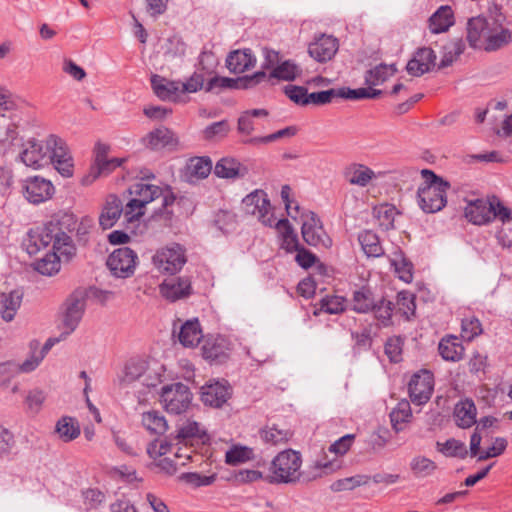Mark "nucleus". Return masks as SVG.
Here are the masks:
<instances>
[{"instance_id":"nucleus-1","label":"nucleus","mask_w":512,"mask_h":512,"mask_svg":"<svg viewBox=\"0 0 512 512\" xmlns=\"http://www.w3.org/2000/svg\"><path fill=\"white\" fill-rule=\"evenodd\" d=\"M131 199L125 206V218L131 222L139 219L144 214L145 206L162 197V209L160 212L170 218L173 212L168 208L174 204L176 197L170 188H161L160 186L148 182L139 181L132 184L129 188Z\"/></svg>"},{"instance_id":"nucleus-2","label":"nucleus","mask_w":512,"mask_h":512,"mask_svg":"<svg viewBox=\"0 0 512 512\" xmlns=\"http://www.w3.org/2000/svg\"><path fill=\"white\" fill-rule=\"evenodd\" d=\"M421 175L424 183L417 190L419 207L425 213L441 211L447 204V191L450 189V183L429 169H422Z\"/></svg>"},{"instance_id":"nucleus-3","label":"nucleus","mask_w":512,"mask_h":512,"mask_svg":"<svg viewBox=\"0 0 512 512\" xmlns=\"http://www.w3.org/2000/svg\"><path fill=\"white\" fill-rule=\"evenodd\" d=\"M47 224L54 235L53 249L69 259L76 251L71 237L77 226L76 216L69 212L58 213Z\"/></svg>"},{"instance_id":"nucleus-4","label":"nucleus","mask_w":512,"mask_h":512,"mask_svg":"<svg viewBox=\"0 0 512 512\" xmlns=\"http://www.w3.org/2000/svg\"><path fill=\"white\" fill-rule=\"evenodd\" d=\"M301 454L292 449L280 452L272 461L270 483H293L301 476Z\"/></svg>"},{"instance_id":"nucleus-5","label":"nucleus","mask_w":512,"mask_h":512,"mask_svg":"<svg viewBox=\"0 0 512 512\" xmlns=\"http://www.w3.org/2000/svg\"><path fill=\"white\" fill-rule=\"evenodd\" d=\"M187 262L186 250L178 243H170L156 250L152 256L154 268L164 275L179 273Z\"/></svg>"},{"instance_id":"nucleus-6","label":"nucleus","mask_w":512,"mask_h":512,"mask_svg":"<svg viewBox=\"0 0 512 512\" xmlns=\"http://www.w3.org/2000/svg\"><path fill=\"white\" fill-rule=\"evenodd\" d=\"M161 401L168 413L178 415L189 408L192 393L188 386L180 382L165 385L161 390Z\"/></svg>"},{"instance_id":"nucleus-7","label":"nucleus","mask_w":512,"mask_h":512,"mask_svg":"<svg viewBox=\"0 0 512 512\" xmlns=\"http://www.w3.org/2000/svg\"><path fill=\"white\" fill-rule=\"evenodd\" d=\"M46 150L50 152L49 158L54 168L63 177H71L74 164L66 142L56 135H50L46 140Z\"/></svg>"},{"instance_id":"nucleus-8","label":"nucleus","mask_w":512,"mask_h":512,"mask_svg":"<svg viewBox=\"0 0 512 512\" xmlns=\"http://www.w3.org/2000/svg\"><path fill=\"white\" fill-rule=\"evenodd\" d=\"M267 78V74L265 71H257L252 75H245L238 78H229L223 76H214L211 78L205 87L207 92L214 91L216 89H252L264 82Z\"/></svg>"},{"instance_id":"nucleus-9","label":"nucleus","mask_w":512,"mask_h":512,"mask_svg":"<svg viewBox=\"0 0 512 512\" xmlns=\"http://www.w3.org/2000/svg\"><path fill=\"white\" fill-rule=\"evenodd\" d=\"M138 256L129 247H122L114 250L107 259V266L111 273L117 278H129L136 269Z\"/></svg>"},{"instance_id":"nucleus-10","label":"nucleus","mask_w":512,"mask_h":512,"mask_svg":"<svg viewBox=\"0 0 512 512\" xmlns=\"http://www.w3.org/2000/svg\"><path fill=\"white\" fill-rule=\"evenodd\" d=\"M242 204L247 214L257 216L258 220L266 226H273L274 217L270 214L271 204L264 190H254L243 198Z\"/></svg>"},{"instance_id":"nucleus-11","label":"nucleus","mask_w":512,"mask_h":512,"mask_svg":"<svg viewBox=\"0 0 512 512\" xmlns=\"http://www.w3.org/2000/svg\"><path fill=\"white\" fill-rule=\"evenodd\" d=\"M304 220L301 227L303 240L310 246L330 248L332 239L324 231L322 223L314 212H307L303 215Z\"/></svg>"},{"instance_id":"nucleus-12","label":"nucleus","mask_w":512,"mask_h":512,"mask_svg":"<svg viewBox=\"0 0 512 512\" xmlns=\"http://www.w3.org/2000/svg\"><path fill=\"white\" fill-rule=\"evenodd\" d=\"M87 293L84 289H76L65 302L63 325L65 335L71 334L79 325L86 307Z\"/></svg>"},{"instance_id":"nucleus-13","label":"nucleus","mask_w":512,"mask_h":512,"mask_svg":"<svg viewBox=\"0 0 512 512\" xmlns=\"http://www.w3.org/2000/svg\"><path fill=\"white\" fill-rule=\"evenodd\" d=\"M433 388V374L428 370H420L411 377L408 383L411 401L417 405L425 404L430 399Z\"/></svg>"},{"instance_id":"nucleus-14","label":"nucleus","mask_w":512,"mask_h":512,"mask_svg":"<svg viewBox=\"0 0 512 512\" xmlns=\"http://www.w3.org/2000/svg\"><path fill=\"white\" fill-rule=\"evenodd\" d=\"M201 351L210 364H222L229 358L231 343L223 336L210 335L204 339Z\"/></svg>"},{"instance_id":"nucleus-15","label":"nucleus","mask_w":512,"mask_h":512,"mask_svg":"<svg viewBox=\"0 0 512 512\" xmlns=\"http://www.w3.org/2000/svg\"><path fill=\"white\" fill-rule=\"evenodd\" d=\"M494 10L495 15L493 12H490L488 16H477L468 20L467 40L471 47H483V44L492 27L491 23H493V19L496 18V13H499L496 6L494 7Z\"/></svg>"},{"instance_id":"nucleus-16","label":"nucleus","mask_w":512,"mask_h":512,"mask_svg":"<svg viewBox=\"0 0 512 512\" xmlns=\"http://www.w3.org/2000/svg\"><path fill=\"white\" fill-rule=\"evenodd\" d=\"M504 20L502 13H496V18L491 23L492 27L482 47L485 51H497L512 42V32L503 26Z\"/></svg>"},{"instance_id":"nucleus-17","label":"nucleus","mask_w":512,"mask_h":512,"mask_svg":"<svg viewBox=\"0 0 512 512\" xmlns=\"http://www.w3.org/2000/svg\"><path fill=\"white\" fill-rule=\"evenodd\" d=\"M231 396L232 387L226 380L209 382L201 387V400L211 407H222Z\"/></svg>"},{"instance_id":"nucleus-18","label":"nucleus","mask_w":512,"mask_h":512,"mask_svg":"<svg viewBox=\"0 0 512 512\" xmlns=\"http://www.w3.org/2000/svg\"><path fill=\"white\" fill-rule=\"evenodd\" d=\"M23 188L25 198L33 204L45 202L54 194L52 182L40 176L27 178Z\"/></svg>"},{"instance_id":"nucleus-19","label":"nucleus","mask_w":512,"mask_h":512,"mask_svg":"<svg viewBox=\"0 0 512 512\" xmlns=\"http://www.w3.org/2000/svg\"><path fill=\"white\" fill-rule=\"evenodd\" d=\"M159 291L170 302L186 299L193 294L191 280L187 276L164 280L159 285Z\"/></svg>"},{"instance_id":"nucleus-20","label":"nucleus","mask_w":512,"mask_h":512,"mask_svg":"<svg viewBox=\"0 0 512 512\" xmlns=\"http://www.w3.org/2000/svg\"><path fill=\"white\" fill-rule=\"evenodd\" d=\"M54 235L46 223L42 227L32 228L27 232L26 237L23 239L22 245L28 254H37L41 249L47 248L50 244H54ZM53 251V246H51Z\"/></svg>"},{"instance_id":"nucleus-21","label":"nucleus","mask_w":512,"mask_h":512,"mask_svg":"<svg viewBox=\"0 0 512 512\" xmlns=\"http://www.w3.org/2000/svg\"><path fill=\"white\" fill-rule=\"evenodd\" d=\"M339 49L338 39L332 35L322 34L308 46L309 55L317 62L330 61Z\"/></svg>"},{"instance_id":"nucleus-22","label":"nucleus","mask_w":512,"mask_h":512,"mask_svg":"<svg viewBox=\"0 0 512 512\" xmlns=\"http://www.w3.org/2000/svg\"><path fill=\"white\" fill-rule=\"evenodd\" d=\"M436 54L429 47L417 49L406 65L407 72L415 77L429 72L435 65Z\"/></svg>"},{"instance_id":"nucleus-23","label":"nucleus","mask_w":512,"mask_h":512,"mask_svg":"<svg viewBox=\"0 0 512 512\" xmlns=\"http://www.w3.org/2000/svg\"><path fill=\"white\" fill-rule=\"evenodd\" d=\"M151 86L155 95L162 101L178 102L183 94L181 82L168 80L160 75H152Z\"/></svg>"},{"instance_id":"nucleus-24","label":"nucleus","mask_w":512,"mask_h":512,"mask_svg":"<svg viewBox=\"0 0 512 512\" xmlns=\"http://www.w3.org/2000/svg\"><path fill=\"white\" fill-rule=\"evenodd\" d=\"M491 199L470 200L465 207L464 214L467 220L475 225H484L491 222Z\"/></svg>"},{"instance_id":"nucleus-25","label":"nucleus","mask_w":512,"mask_h":512,"mask_svg":"<svg viewBox=\"0 0 512 512\" xmlns=\"http://www.w3.org/2000/svg\"><path fill=\"white\" fill-rule=\"evenodd\" d=\"M256 57L251 49H238L230 52L226 58V67L231 73L241 74L256 65Z\"/></svg>"},{"instance_id":"nucleus-26","label":"nucleus","mask_w":512,"mask_h":512,"mask_svg":"<svg viewBox=\"0 0 512 512\" xmlns=\"http://www.w3.org/2000/svg\"><path fill=\"white\" fill-rule=\"evenodd\" d=\"M143 145L151 150H160L165 147L178 145V138L172 130L161 126L149 132L143 139Z\"/></svg>"},{"instance_id":"nucleus-27","label":"nucleus","mask_w":512,"mask_h":512,"mask_svg":"<svg viewBox=\"0 0 512 512\" xmlns=\"http://www.w3.org/2000/svg\"><path fill=\"white\" fill-rule=\"evenodd\" d=\"M122 213L125 215V207H123L122 201L116 195H109L99 216L100 226L103 229L112 228Z\"/></svg>"},{"instance_id":"nucleus-28","label":"nucleus","mask_w":512,"mask_h":512,"mask_svg":"<svg viewBox=\"0 0 512 512\" xmlns=\"http://www.w3.org/2000/svg\"><path fill=\"white\" fill-rule=\"evenodd\" d=\"M477 409L471 399L460 400L454 407L453 416L458 427L467 429L477 423Z\"/></svg>"},{"instance_id":"nucleus-29","label":"nucleus","mask_w":512,"mask_h":512,"mask_svg":"<svg viewBox=\"0 0 512 512\" xmlns=\"http://www.w3.org/2000/svg\"><path fill=\"white\" fill-rule=\"evenodd\" d=\"M214 174L224 179L243 178L248 174V169L236 159L225 157L216 163Z\"/></svg>"},{"instance_id":"nucleus-30","label":"nucleus","mask_w":512,"mask_h":512,"mask_svg":"<svg viewBox=\"0 0 512 512\" xmlns=\"http://www.w3.org/2000/svg\"><path fill=\"white\" fill-rule=\"evenodd\" d=\"M21 161L28 167L39 169L47 163L46 151L43 146L35 139L27 142L26 147L20 154Z\"/></svg>"},{"instance_id":"nucleus-31","label":"nucleus","mask_w":512,"mask_h":512,"mask_svg":"<svg viewBox=\"0 0 512 512\" xmlns=\"http://www.w3.org/2000/svg\"><path fill=\"white\" fill-rule=\"evenodd\" d=\"M203 338V332L197 318L184 322L178 333L179 342L184 347H195Z\"/></svg>"},{"instance_id":"nucleus-32","label":"nucleus","mask_w":512,"mask_h":512,"mask_svg":"<svg viewBox=\"0 0 512 512\" xmlns=\"http://www.w3.org/2000/svg\"><path fill=\"white\" fill-rule=\"evenodd\" d=\"M212 170V161L209 157H192L187 162L185 176L188 181L204 179Z\"/></svg>"},{"instance_id":"nucleus-33","label":"nucleus","mask_w":512,"mask_h":512,"mask_svg":"<svg viewBox=\"0 0 512 512\" xmlns=\"http://www.w3.org/2000/svg\"><path fill=\"white\" fill-rule=\"evenodd\" d=\"M275 227L281 235L282 249L288 253H292L301 247L299 244L298 236L287 219L278 220L275 224Z\"/></svg>"},{"instance_id":"nucleus-34","label":"nucleus","mask_w":512,"mask_h":512,"mask_svg":"<svg viewBox=\"0 0 512 512\" xmlns=\"http://www.w3.org/2000/svg\"><path fill=\"white\" fill-rule=\"evenodd\" d=\"M344 177L352 185L365 187L375 178V173L363 164H352L345 169Z\"/></svg>"},{"instance_id":"nucleus-35","label":"nucleus","mask_w":512,"mask_h":512,"mask_svg":"<svg viewBox=\"0 0 512 512\" xmlns=\"http://www.w3.org/2000/svg\"><path fill=\"white\" fill-rule=\"evenodd\" d=\"M439 354L446 361L456 362L462 359L464 347L455 336L443 338L438 345Z\"/></svg>"},{"instance_id":"nucleus-36","label":"nucleus","mask_w":512,"mask_h":512,"mask_svg":"<svg viewBox=\"0 0 512 512\" xmlns=\"http://www.w3.org/2000/svg\"><path fill=\"white\" fill-rule=\"evenodd\" d=\"M23 293L20 290H13L8 294H3L1 299V317L6 322L14 319L17 310L22 303Z\"/></svg>"},{"instance_id":"nucleus-37","label":"nucleus","mask_w":512,"mask_h":512,"mask_svg":"<svg viewBox=\"0 0 512 512\" xmlns=\"http://www.w3.org/2000/svg\"><path fill=\"white\" fill-rule=\"evenodd\" d=\"M124 161V158H111L93 164L90 168L89 174L83 177L82 183L84 185L91 184L98 177L111 173L117 167L121 166Z\"/></svg>"},{"instance_id":"nucleus-38","label":"nucleus","mask_w":512,"mask_h":512,"mask_svg":"<svg viewBox=\"0 0 512 512\" xmlns=\"http://www.w3.org/2000/svg\"><path fill=\"white\" fill-rule=\"evenodd\" d=\"M453 23V11L447 5L439 7L429 18V28L432 33L445 32Z\"/></svg>"},{"instance_id":"nucleus-39","label":"nucleus","mask_w":512,"mask_h":512,"mask_svg":"<svg viewBox=\"0 0 512 512\" xmlns=\"http://www.w3.org/2000/svg\"><path fill=\"white\" fill-rule=\"evenodd\" d=\"M375 302L373 292L365 286L353 292L352 309L357 313L371 312L375 308Z\"/></svg>"},{"instance_id":"nucleus-40","label":"nucleus","mask_w":512,"mask_h":512,"mask_svg":"<svg viewBox=\"0 0 512 512\" xmlns=\"http://www.w3.org/2000/svg\"><path fill=\"white\" fill-rule=\"evenodd\" d=\"M60 256L62 255L59 251L53 249L35 262L34 269L42 275L53 276L60 271Z\"/></svg>"},{"instance_id":"nucleus-41","label":"nucleus","mask_w":512,"mask_h":512,"mask_svg":"<svg viewBox=\"0 0 512 512\" xmlns=\"http://www.w3.org/2000/svg\"><path fill=\"white\" fill-rule=\"evenodd\" d=\"M397 72L395 64H384L381 63L370 69L365 74V84L371 88L384 83L389 77L393 76Z\"/></svg>"},{"instance_id":"nucleus-42","label":"nucleus","mask_w":512,"mask_h":512,"mask_svg":"<svg viewBox=\"0 0 512 512\" xmlns=\"http://www.w3.org/2000/svg\"><path fill=\"white\" fill-rule=\"evenodd\" d=\"M301 74V69L291 60H285L273 68L264 81L275 78L282 81H293Z\"/></svg>"},{"instance_id":"nucleus-43","label":"nucleus","mask_w":512,"mask_h":512,"mask_svg":"<svg viewBox=\"0 0 512 512\" xmlns=\"http://www.w3.org/2000/svg\"><path fill=\"white\" fill-rule=\"evenodd\" d=\"M55 432L64 442H70L80 435V427L74 418L64 416L57 421Z\"/></svg>"},{"instance_id":"nucleus-44","label":"nucleus","mask_w":512,"mask_h":512,"mask_svg":"<svg viewBox=\"0 0 512 512\" xmlns=\"http://www.w3.org/2000/svg\"><path fill=\"white\" fill-rule=\"evenodd\" d=\"M358 240L368 257H379L384 253L379 237L374 232L365 230L359 234Z\"/></svg>"},{"instance_id":"nucleus-45","label":"nucleus","mask_w":512,"mask_h":512,"mask_svg":"<svg viewBox=\"0 0 512 512\" xmlns=\"http://www.w3.org/2000/svg\"><path fill=\"white\" fill-rule=\"evenodd\" d=\"M465 44L462 39L455 38L443 46V57L439 69L450 66L464 51Z\"/></svg>"},{"instance_id":"nucleus-46","label":"nucleus","mask_w":512,"mask_h":512,"mask_svg":"<svg viewBox=\"0 0 512 512\" xmlns=\"http://www.w3.org/2000/svg\"><path fill=\"white\" fill-rule=\"evenodd\" d=\"M143 426L153 434L162 435L167 431L168 424L158 411H148L142 415Z\"/></svg>"},{"instance_id":"nucleus-47","label":"nucleus","mask_w":512,"mask_h":512,"mask_svg":"<svg viewBox=\"0 0 512 512\" xmlns=\"http://www.w3.org/2000/svg\"><path fill=\"white\" fill-rule=\"evenodd\" d=\"M374 217L383 230H389L394 227V219L397 214L395 206L391 204H381L373 209Z\"/></svg>"},{"instance_id":"nucleus-48","label":"nucleus","mask_w":512,"mask_h":512,"mask_svg":"<svg viewBox=\"0 0 512 512\" xmlns=\"http://www.w3.org/2000/svg\"><path fill=\"white\" fill-rule=\"evenodd\" d=\"M337 98L358 100L364 98H377L382 94L381 90L373 89L370 86L367 88H358V89H350L347 87H342L336 89Z\"/></svg>"},{"instance_id":"nucleus-49","label":"nucleus","mask_w":512,"mask_h":512,"mask_svg":"<svg viewBox=\"0 0 512 512\" xmlns=\"http://www.w3.org/2000/svg\"><path fill=\"white\" fill-rule=\"evenodd\" d=\"M370 481V476L358 474L355 476L339 479L333 482L330 488L334 492L349 491L357 487L367 485Z\"/></svg>"},{"instance_id":"nucleus-50","label":"nucleus","mask_w":512,"mask_h":512,"mask_svg":"<svg viewBox=\"0 0 512 512\" xmlns=\"http://www.w3.org/2000/svg\"><path fill=\"white\" fill-rule=\"evenodd\" d=\"M393 309V302L385 298H381L375 302V308H373L371 312L374 313L375 318L383 327H388L392 324Z\"/></svg>"},{"instance_id":"nucleus-51","label":"nucleus","mask_w":512,"mask_h":512,"mask_svg":"<svg viewBox=\"0 0 512 512\" xmlns=\"http://www.w3.org/2000/svg\"><path fill=\"white\" fill-rule=\"evenodd\" d=\"M437 449L439 452L448 457H458L465 459L468 455L466 445L454 438L448 439L445 443L437 442Z\"/></svg>"},{"instance_id":"nucleus-52","label":"nucleus","mask_w":512,"mask_h":512,"mask_svg":"<svg viewBox=\"0 0 512 512\" xmlns=\"http://www.w3.org/2000/svg\"><path fill=\"white\" fill-rule=\"evenodd\" d=\"M410 469L416 477H427L434 473L437 464L424 456H416L410 462Z\"/></svg>"},{"instance_id":"nucleus-53","label":"nucleus","mask_w":512,"mask_h":512,"mask_svg":"<svg viewBox=\"0 0 512 512\" xmlns=\"http://www.w3.org/2000/svg\"><path fill=\"white\" fill-rule=\"evenodd\" d=\"M253 449L246 446H233L226 452L225 462L229 465H238L253 459Z\"/></svg>"},{"instance_id":"nucleus-54","label":"nucleus","mask_w":512,"mask_h":512,"mask_svg":"<svg viewBox=\"0 0 512 512\" xmlns=\"http://www.w3.org/2000/svg\"><path fill=\"white\" fill-rule=\"evenodd\" d=\"M230 131L227 120H221L208 125L203 131V138L208 141L223 139Z\"/></svg>"},{"instance_id":"nucleus-55","label":"nucleus","mask_w":512,"mask_h":512,"mask_svg":"<svg viewBox=\"0 0 512 512\" xmlns=\"http://www.w3.org/2000/svg\"><path fill=\"white\" fill-rule=\"evenodd\" d=\"M411 417L412 412L408 401L399 402L390 413L391 423L394 429H396L397 431L400 430V428H398V425L408 422Z\"/></svg>"},{"instance_id":"nucleus-56","label":"nucleus","mask_w":512,"mask_h":512,"mask_svg":"<svg viewBox=\"0 0 512 512\" xmlns=\"http://www.w3.org/2000/svg\"><path fill=\"white\" fill-rule=\"evenodd\" d=\"M260 434L266 443L273 445L285 443L291 436L289 430L278 429L275 425L261 430Z\"/></svg>"},{"instance_id":"nucleus-57","label":"nucleus","mask_w":512,"mask_h":512,"mask_svg":"<svg viewBox=\"0 0 512 512\" xmlns=\"http://www.w3.org/2000/svg\"><path fill=\"white\" fill-rule=\"evenodd\" d=\"M145 371L146 365L143 361L131 360L125 365L121 381L123 383L130 384L138 380Z\"/></svg>"},{"instance_id":"nucleus-58","label":"nucleus","mask_w":512,"mask_h":512,"mask_svg":"<svg viewBox=\"0 0 512 512\" xmlns=\"http://www.w3.org/2000/svg\"><path fill=\"white\" fill-rule=\"evenodd\" d=\"M297 133V128L295 126H288L284 129L276 131L270 135L262 136V137H253L249 140L245 141V143L249 144H267L278 139L284 137H293Z\"/></svg>"},{"instance_id":"nucleus-59","label":"nucleus","mask_w":512,"mask_h":512,"mask_svg":"<svg viewBox=\"0 0 512 512\" xmlns=\"http://www.w3.org/2000/svg\"><path fill=\"white\" fill-rule=\"evenodd\" d=\"M335 98H337L336 89L332 88L325 91L320 92H312L307 93V101L306 106L314 105V106H322L331 103Z\"/></svg>"},{"instance_id":"nucleus-60","label":"nucleus","mask_w":512,"mask_h":512,"mask_svg":"<svg viewBox=\"0 0 512 512\" xmlns=\"http://www.w3.org/2000/svg\"><path fill=\"white\" fill-rule=\"evenodd\" d=\"M403 341L400 337H391L385 343V354L393 363L402 360Z\"/></svg>"},{"instance_id":"nucleus-61","label":"nucleus","mask_w":512,"mask_h":512,"mask_svg":"<svg viewBox=\"0 0 512 512\" xmlns=\"http://www.w3.org/2000/svg\"><path fill=\"white\" fill-rule=\"evenodd\" d=\"M462 337L471 341L482 333V325L478 318L470 317L462 320Z\"/></svg>"},{"instance_id":"nucleus-62","label":"nucleus","mask_w":512,"mask_h":512,"mask_svg":"<svg viewBox=\"0 0 512 512\" xmlns=\"http://www.w3.org/2000/svg\"><path fill=\"white\" fill-rule=\"evenodd\" d=\"M285 95L296 105L306 106L308 90L304 86L287 85L284 88Z\"/></svg>"},{"instance_id":"nucleus-63","label":"nucleus","mask_w":512,"mask_h":512,"mask_svg":"<svg viewBox=\"0 0 512 512\" xmlns=\"http://www.w3.org/2000/svg\"><path fill=\"white\" fill-rule=\"evenodd\" d=\"M354 439V434H346L332 443L329 446L328 451L334 453L336 456H342L349 451L354 442Z\"/></svg>"},{"instance_id":"nucleus-64","label":"nucleus","mask_w":512,"mask_h":512,"mask_svg":"<svg viewBox=\"0 0 512 512\" xmlns=\"http://www.w3.org/2000/svg\"><path fill=\"white\" fill-rule=\"evenodd\" d=\"M172 442L164 440H154L147 446V453L151 458H157L169 453L172 449Z\"/></svg>"}]
</instances>
